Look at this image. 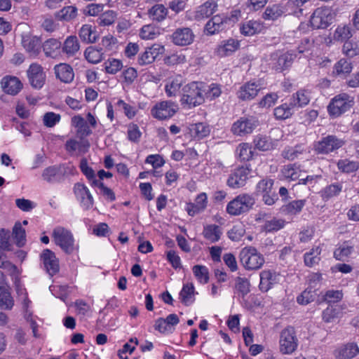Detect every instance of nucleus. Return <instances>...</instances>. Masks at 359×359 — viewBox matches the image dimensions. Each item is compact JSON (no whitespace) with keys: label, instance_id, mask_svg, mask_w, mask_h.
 <instances>
[{"label":"nucleus","instance_id":"nucleus-2","mask_svg":"<svg viewBox=\"0 0 359 359\" xmlns=\"http://www.w3.org/2000/svg\"><path fill=\"white\" fill-rule=\"evenodd\" d=\"M240 260L247 270H258L264 264V256L254 247H245L240 252Z\"/></svg>","mask_w":359,"mask_h":359},{"label":"nucleus","instance_id":"nucleus-19","mask_svg":"<svg viewBox=\"0 0 359 359\" xmlns=\"http://www.w3.org/2000/svg\"><path fill=\"white\" fill-rule=\"evenodd\" d=\"M3 90L7 94L15 95L19 93L22 88L20 81L15 76H5L1 82Z\"/></svg>","mask_w":359,"mask_h":359},{"label":"nucleus","instance_id":"nucleus-13","mask_svg":"<svg viewBox=\"0 0 359 359\" xmlns=\"http://www.w3.org/2000/svg\"><path fill=\"white\" fill-rule=\"evenodd\" d=\"M74 192L78 200L80 201L83 207L88 210L93 205V198L89 189L81 183H76L74 187Z\"/></svg>","mask_w":359,"mask_h":359},{"label":"nucleus","instance_id":"nucleus-40","mask_svg":"<svg viewBox=\"0 0 359 359\" xmlns=\"http://www.w3.org/2000/svg\"><path fill=\"white\" fill-rule=\"evenodd\" d=\"M182 84L181 77H176L168 81L165 86V91L168 97H175L177 95Z\"/></svg>","mask_w":359,"mask_h":359},{"label":"nucleus","instance_id":"nucleus-52","mask_svg":"<svg viewBox=\"0 0 359 359\" xmlns=\"http://www.w3.org/2000/svg\"><path fill=\"white\" fill-rule=\"evenodd\" d=\"M116 16L117 14L115 11L109 10L102 13L97 21L100 25L108 26L114 22Z\"/></svg>","mask_w":359,"mask_h":359},{"label":"nucleus","instance_id":"nucleus-26","mask_svg":"<svg viewBox=\"0 0 359 359\" xmlns=\"http://www.w3.org/2000/svg\"><path fill=\"white\" fill-rule=\"evenodd\" d=\"M353 249L354 245L351 241H344L334 251V257L339 261H345L351 255Z\"/></svg>","mask_w":359,"mask_h":359},{"label":"nucleus","instance_id":"nucleus-33","mask_svg":"<svg viewBox=\"0 0 359 359\" xmlns=\"http://www.w3.org/2000/svg\"><path fill=\"white\" fill-rule=\"evenodd\" d=\"M284 13L283 7L280 4L268 6L263 13L264 20H276Z\"/></svg>","mask_w":359,"mask_h":359},{"label":"nucleus","instance_id":"nucleus-46","mask_svg":"<svg viewBox=\"0 0 359 359\" xmlns=\"http://www.w3.org/2000/svg\"><path fill=\"white\" fill-rule=\"evenodd\" d=\"M301 172H302L298 167L292 164L285 165L282 169L283 176L286 179H290L291 180H296L299 179L302 175Z\"/></svg>","mask_w":359,"mask_h":359},{"label":"nucleus","instance_id":"nucleus-11","mask_svg":"<svg viewBox=\"0 0 359 359\" xmlns=\"http://www.w3.org/2000/svg\"><path fill=\"white\" fill-rule=\"evenodd\" d=\"M272 180H262L257 185V192L262 195L263 201L268 205H272L278 199V195L273 190Z\"/></svg>","mask_w":359,"mask_h":359},{"label":"nucleus","instance_id":"nucleus-29","mask_svg":"<svg viewBox=\"0 0 359 359\" xmlns=\"http://www.w3.org/2000/svg\"><path fill=\"white\" fill-rule=\"evenodd\" d=\"M61 46L62 43L57 39H49L43 43V50L46 56L55 57Z\"/></svg>","mask_w":359,"mask_h":359},{"label":"nucleus","instance_id":"nucleus-41","mask_svg":"<svg viewBox=\"0 0 359 359\" xmlns=\"http://www.w3.org/2000/svg\"><path fill=\"white\" fill-rule=\"evenodd\" d=\"M13 234L16 241L18 247H22L26 243L25 229L22 228V224L19 222H16L13 229Z\"/></svg>","mask_w":359,"mask_h":359},{"label":"nucleus","instance_id":"nucleus-3","mask_svg":"<svg viewBox=\"0 0 359 359\" xmlns=\"http://www.w3.org/2000/svg\"><path fill=\"white\" fill-rule=\"evenodd\" d=\"M354 104L353 97L341 93L332 98L327 106V111L332 118H337L349 110Z\"/></svg>","mask_w":359,"mask_h":359},{"label":"nucleus","instance_id":"nucleus-47","mask_svg":"<svg viewBox=\"0 0 359 359\" xmlns=\"http://www.w3.org/2000/svg\"><path fill=\"white\" fill-rule=\"evenodd\" d=\"M255 148L260 151H269L273 149V144L269 137L258 135L254 140Z\"/></svg>","mask_w":359,"mask_h":359},{"label":"nucleus","instance_id":"nucleus-35","mask_svg":"<svg viewBox=\"0 0 359 359\" xmlns=\"http://www.w3.org/2000/svg\"><path fill=\"white\" fill-rule=\"evenodd\" d=\"M79 37L86 43H94L96 41L97 35L90 25H83L79 33Z\"/></svg>","mask_w":359,"mask_h":359},{"label":"nucleus","instance_id":"nucleus-8","mask_svg":"<svg viewBox=\"0 0 359 359\" xmlns=\"http://www.w3.org/2000/svg\"><path fill=\"white\" fill-rule=\"evenodd\" d=\"M344 141L335 135H327L323 137L314 145L315 151L318 154H327L341 148Z\"/></svg>","mask_w":359,"mask_h":359},{"label":"nucleus","instance_id":"nucleus-60","mask_svg":"<svg viewBox=\"0 0 359 359\" xmlns=\"http://www.w3.org/2000/svg\"><path fill=\"white\" fill-rule=\"evenodd\" d=\"M284 226V221L280 219L273 218L270 220H266L263 229L266 231H274L282 229Z\"/></svg>","mask_w":359,"mask_h":359},{"label":"nucleus","instance_id":"nucleus-43","mask_svg":"<svg viewBox=\"0 0 359 359\" xmlns=\"http://www.w3.org/2000/svg\"><path fill=\"white\" fill-rule=\"evenodd\" d=\"M12 250V245L9 242V232H4V230L0 233V267H3L5 264L4 261L2 259L1 250L11 251Z\"/></svg>","mask_w":359,"mask_h":359},{"label":"nucleus","instance_id":"nucleus-42","mask_svg":"<svg viewBox=\"0 0 359 359\" xmlns=\"http://www.w3.org/2000/svg\"><path fill=\"white\" fill-rule=\"evenodd\" d=\"M236 152L241 161H249L252 158L253 154L252 147L248 143L239 144Z\"/></svg>","mask_w":359,"mask_h":359},{"label":"nucleus","instance_id":"nucleus-21","mask_svg":"<svg viewBox=\"0 0 359 359\" xmlns=\"http://www.w3.org/2000/svg\"><path fill=\"white\" fill-rule=\"evenodd\" d=\"M217 7V5L215 1H207L197 8L195 13L196 20H201L210 17L215 12Z\"/></svg>","mask_w":359,"mask_h":359},{"label":"nucleus","instance_id":"nucleus-27","mask_svg":"<svg viewBox=\"0 0 359 359\" xmlns=\"http://www.w3.org/2000/svg\"><path fill=\"white\" fill-rule=\"evenodd\" d=\"M62 50L68 57L74 56L80 48L78 39L76 36H69L64 41L61 46Z\"/></svg>","mask_w":359,"mask_h":359},{"label":"nucleus","instance_id":"nucleus-50","mask_svg":"<svg viewBox=\"0 0 359 359\" xmlns=\"http://www.w3.org/2000/svg\"><path fill=\"white\" fill-rule=\"evenodd\" d=\"M352 36L351 29L348 25L339 26L334 34V37L337 41H348Z\"/></svg>","mask_w":359,"mask_h":359},{"label":"nucleus","instance_id":"nucleus-16","mask_svg":"<svg viewBox=\"0 0 359 359\" xmlns=\"http://www.w3.org/2000/svg\"><path fill=\"white\" fill-rule=\"evenodd\" d=\"M65 170L62 165H53L46 168L43 173V179L49 183L60 182L64 180Z\"/></svg>","mask_w":359,"mask_h":359},{"label":"nucleus","instance_id":"nucleus-61","mask_svg":"<svg viewBox=\"0 0 359 359\" xmlns=\"http://www.w3.org/2000/svg\"><path fill=\"white\" fill-rule=\"evenodd\" d=\"M302 152L303 149L301 146H296L294 147L285 148L282 152V156L284 158L293 161L297 158L299 154H302Z\"/></svg>","mask_w":359,"mask_h":359},{"label":"nucleus","instance_id":"nucleus-53","mask_svg":"<svg viewBox=\"0 0 359 359\" xmlns=\"http://www.w3.org/2000/svg\"><path fill=\"white\" fill-rule=\"evenodd\" d=\"M305 202V200L293 201L283 207V211L288 214L296 215L302 211Z\"/></svg>","mask_w":359,"mask_h":359},{"label":"nucleus","instance_id":"nucleus-57","mask_svg":"<svg viewBox=\"0 0 359 359\" xmlns=\"http://www.w3.org/2000/svg\"><path fill=\"white\" fill-rule=\"evenodd\" d=\"M317 294L311 288L306 289L302 293L297 297V302L302 305H306L310 302L315 300Z\"/></svg>","mask_w":359,"mask_h":359},{"label":"nucleus","instance_id":"nucleus-63","mask_svg":"<svg viewBox=\"0 0 359 359\" xmlns=\"http://www.w3.org/2000/svg\"><path fill=\"white\" fill-rule=\"evenodd\" d=\"M292 60V55L287 53L280 55L278 58L276 69L283 70L287 68L291 65Z\"/></svg>","mask_w":359,"mask_h":359},{"label":"nucleus","instance_id":"nucleus-31","mask_svg":"<svg viewBox=\"0 0 359 359\" xmlns=\"http://www.w3.org/2000/svg\"><path fill=\"white\" fill-rule=\"evenodd\" d=\"M103 49L102 47L89 46L84 53L86 60L91 63L96 64L102 60Z\"/></svg>","mask_w":359,"mask_h":359},{"label":"nucleus","instance_id":"nucleus-64","mask_svg":"<svg viewBox=\"0 0 359 359\" xmlns=\"http://www.w3.org/2000/svg\"><path fill=\"white\" fill-rule=\"evenodd\" d=\"M245 229L241 224L234 226L228 231L229 238L233 241H238L244 236Z\"/></svg>","mask_w":359,"mask_h":359},{"label":"nucleus","instance_id":"nucleus-7","mask_svg":"<svg viewBox=\"0 0 359 359\" xmlns=\"http://www.w3.org/2000/svg\"><path fill=\"white\" fill-rule=\"evenodd\" d=\"M178 110V105L172 101H161L151 109V115L158 119L165 120L171 118Z\"/></svg>","mask_w":359,"mask_h":359},{"label":"nucleus","instance_id":"nucleus-44","mask_svg":"<svg viewBox=\"0 0 359 359\" xmlns=\"http://www.w3.org/2000/svg\"><path fill=\"white\" fill-rule=\"evenodd\" d=\"M321 253V249L320 247L311 249L309 252H306L304 255V262L308 266H313L318 264L320 260L319 255Z\"/></svg>","mask_w":359,"mask_h":359},{"label":"nucleus","instance_id":"nucleus-18","mask_svg":"<svg viewBox=\"0 0 359 359\" xmlns=\"http://www.w3.org/2000/svg\"><path fill=\"white\" fill-rule=\"evenodd\" d=\"M260 283L259 287L262 292H267L273 285L277 283L278 274L270 270H264L260 273Z\"/></svg>","mask_w":359,"mask_h":359},{"label":"nucleus","instance_id":"nucleus-4","mask_svg":"<svg viewBox=\"0 0 359 359\" xmlns=\"http://www.w3.org/2000/svg\"><path fill=\"white\" fill-rule=\"evenodd\" d=\"M55 243L67 254H72L74 250V239L72 233L62 226H57L52 233Z\"/></svg>","mask_w":359,"mask_h":359},{"label":"nucleus","instance_id":"nucleus-1","mask_svg":"<svg viewBox=\"0 0 359 359\" xmlns=\"http://www.w3.org/2000/svg\"><path fill=\"white\" fill-rule=\"evenodd\" d=\"M205 84L199 82H191L182 88V104H187L190 107H196L203 103Z\"/></svg>","mask_w":359,"mask_h":359},{"label":"nucleus","instance_id":"nucleus-59","mask_svg":"<svg viewBox=\"0 0 359 359\" xmlns=\"http://www.w3.org/2000/svg\"><path fill=\"white\" fill-rule=\"evenodd\" d=\"M235 289L243 297L250 292V283L245 278L237 277L236 279Z\"/></svg>","mask_w":359,"mask_h":359},{"label":"nucleus","instance_id":"nucleus-22","mask_svg":"<svg viewBox=\"0 0 359 359\" xmlns=\"http://www.w3.org/2000/svg\"><path fill=\"white\" fill-rule=\"evenodd\" d=\"M72 124L77 128L76 134L81 140H83L92 133V130L88 126L87 122L79 115L74 116L72 118Z\"/></svg>","mask_w":359,"mask_h":359},{"label":"nucleus","instance_id":"nucleus-28","mask_svg":"<svg viewBox=\"0 0 359 359\" xmlns=\"http://www.w3.org/2000/svg\"><path fill=\"white\" fill-rule=\"evenodd\" d=\"M345 306L343 305H332L329 304V306L323 311V318L326 323H330L334 319L339 318L342 313L343 310L345 309Z\"/></svg>","mask_w":359,"mask_h":359},{"label":"nucleus","instance_id":"nucleus-25","mask_svg":"<svg viewBox=\"0 0 359 359\" xmlns=\"http://www.w3.org/2000/svg\"><path fill=\"white\" fill-rule=\"evenodd\" d=\"M224 28V18L220 15L213 16L205 25V30L208 34L212 35Z\"/></svg>","mask_w":359,"mask_h":359},{"label":"nucleus","instance_id":"nucleus-12","mask_svg":"<svg viewBox=\"0 0 359 359\" xmlns=\"http://www.w3.org/2000/svg\"><path fill=\"white\" fill-rule=\"evenodd\" d=\"M27 76L32 87L41 88L43 86L46 76L39 65L32 64L27 70Z\"/></svg>","mask_w":359,"mask_h":359},{"label":"nucleus","instance_id":"nucleus-37","mask_svg":"<svg viewBox=\"0 0 359 359\" xmlns=\"http://www.w3.org/2000/svg\"><path fill=\"white\" fill-rule=\"evenodd\" d=\"M262 29V25L257 21L250 20L243 23L241 27V32L245 36H252Z\"/></svg>","mask_w":359,"mask_h":359},{"label":"nucleus","instance_id":"nucleus-17","mask_svg":"<svg viewBox=\"0 0 359 359\" xmlns=\"http://www.w3.org/2000/svg\"><path fill=\"white\" fill-rule=\"evenodd\" d=\"M257 126V121L252 118H241L234 123L232 132L238 135L251 133Z\"/></svg>","mask_w":359,"mask_h":359},{"label":"nucleus","instance_id":"nucleus-58","mask_svg":"<svg viewBox=\"0 0 359 359\" xmlns=\"http://www.w3.org/2000/svg\"><path fill=\"white\" fill-rule=\"evenodd\" d=\"M341 186L338 184H332L326 187L321 192L323 199L328 200L338 195L341 191Z\"/></svg>","mask_w":359,"mask_h":359},{"label":"nucleus","instance_id":"nucleus-36","mask_svg":"<svg viewBox=\"0 0 359 359\" xmlns=\"http://www.w3.org/2000/svg\"><path fill=\"white\" fill-rule=\"evenodd\" d=\"M22 44L25 48L33 55H36L39 53L41 42L38 38L26 36L23 38Z\"/></svg>","mask_w":359,"mask_h":359},{"label":"nucleus","instance_id":"nucleus-10","mask_svg":"<svg viewBox=\"0 0 359 359\" xmlns=\"http://www.w3.org/2000/svg\"><path fill=\"white\" fill-rule=\"evenodd\" d=\"M255 172L247 166L237 168L231 174L227 180V184L232 188H239L245 184L249 177H253Z\"/></svg>","mask_w":359,"mask_h":359},{"label":"nucleus","instance_id":"nucleus-32","mask_svg":"<svg viewBox=\"0 0 359 359\" xmlns=\"http://www.w3.org/2000/svg\"><path fill=\"white\" fill-rule=\"evenodd\" d=\"M310 101L308 93L306 90H299L292 95L290 99V106L294 107H302L309 104Z\"/></svg>","mask_w":359,"mask_h":359},{"label":"nucleus","instance_id":"nucleus-39","mask_svg":"<svg viewBox=\"0 0 359 359\" xmlns=\"http://www.w3.org/2000/svg\"><path fill=\"white\" fill-rule=\"evenodd\" d=\"M13 299L9 290L5 287H0V307L10 310L13 306Z\"/></svg>","mask_w":359,"mask_h":359},{"label":"nucleus","instance_id":"nucleus-15","mask_svg":"<svg viewBox=\"0 0 359 359\" xmlns=\"http://www.w3.org/2000/svg\"><path fill=\"white\" fill-rule=\"evenodd\" d=\"M172 39L177 46H187L194 41V34L189 27L178 28L173 32Z\"/></svg>","mask_w":359,"mask_h":359},{"label":"nucleus","instance_id":"nucleus-48","mask_svg":"<svg viewBox=\"0 0 359 359\" xmlns=\"http://www.w3.org/2000/svg\"><path fill=\"white\" fill-rule=\"evenodd\" d=\"M342 52L346 56L353 57L359 55V44L353 41H346L343 46Z\"/></svg>","mask_w":359,"mask_h":359},{"label":"nucleus","instance_id":"nucleus-6","mask_svg":"<svg viewBox=\"0 0 359 359\" xmlns=\"http://www.w3.org/2000/svg\"><path fill=\"white\" fill-rule=\"evenodd\" d=\"M333 14L329 7L316 8L313 13L310 23L314 29H325L332 22Z\"/></svg>","mask_w":359,"mask_h":359},{"label":"nucleus","instance_id":"nucleus-45","mask_svg":"<svg viewBox=\"0 0 359 359\" xmlns=\"http://www.w3.org/2000/svg\"><path fill=\"white\" fill-rule=\"evenodd\" d=\"M203 236L212 242L217 241L222 232L220 231L219 226L215 224L208 225L204 228Z\"/></svg>","mask_w":359,"mask_h":359},{"label":"nucleus","instance_id":"nucleus-62","mask_svg":"<svg viewBox=\"0 0 359 359\" xmlns=\"http://www.w3.org/2000/svg\"><path fill=\"white\" fill-rule=\"evenodd\" d=\"M60 115L54 112H47L43 115V124L48 128H52L60 121Z\"/></svg>","mask_w":359,"mask_h":359},{"label":"nucleus","instance_id":"nucleus-24","mask_svg":"<svg viewBox=\"0 0 359 359\" xmlns=\"http://www.w3.org/2000/svg\"><path fill=\"white\" fill-rule=\"evenodd\" d=\"M358 353L359 348L357 344L350 343L334 351V355L337 359H351Z\"/></svg>","mask_w":359,"mask_h":359},{"label":"nucleus","instance_id":"nucleus-30","mask_svg":"<svg viewBox=\"0 0 359 359\" xmlns=\"http://www.w3.org/2000/svg\"><path fill=\"white\" fill-rule=\"evenodd\" d=\"M149 17L154 21L161 22L168 15V9L163 4H156L148 11Z\"/></svg>","mask_w":359,"mask_h":359},{"label":"nucleus","instance_id":"nucleus-55","mask_svg":"<svg viewBox=\"0 0 359 359\" xmlns=\"http://www.w3.org/2000/svg\"><path fill=\"white\" fill-rule=\"evenodd\" d=\"M191 131L194 134L196 137L199 139L208 136L210 133V128L204 123H198L192 126Z\"/></svg>","mask_w":359,"mask_h":359},{"label":"nucleus","instance_id":"nucleus-34","mask_svg":"<svg viewBox=\"0 0 359 359\" xmlns=\"http://www.w3.org/2000/svg\"><path fill=\"white\" fill-rule=\"evenodd\" d=\"M194 287L192 283H187L183 285L180 292L181 302L185 305H189L194 302Z\"/></svg>","mask_w":359,"mask_h":359},{"label":"nucleus","instance_id":"nucleus-51","mask_svg":"<svg viewBox=\"0 0 359 359\" xmlns=\"http://www.w3.org/2000/svg\"><path fill=\"white\" fill-rule=\"evenodd\" d=\"M338 168L344 172H353L359 168V162L344 159L339 161Z\"/></svg>","mask_w":359,"mask_h":359},{"label":"nucleus","instance_id":"nucleus-5","mask_svg":"<svg viewBox=\"0 0 359 359\" xmlns=\"http://www.w3.org/2000/svg\"><path fill=\"white\" fill-rule=\"evenodd\" d=\"M255 202V198L250 195L240 194L228 203L226 211L230 215H238L250 210Z\"/></svg>","mask_w":359,"mask_h":359},{"label":"nucleus","instance_id":"nucleus-14","mask_svg":"<svg viewBox=\"0 0 359 359\" xmlns=\"http://www.w3.org/2000/svg\"><path fill=\"white\" fill-rule=\"evenodd\" d=\"M41 258L43 261L44 268L47 273L53 276L59 271V262L55 255L49 249L43 251Z\"/></svg>","mask_w":359,"mask_h":359},{"label":"nucleus","instance_id":"nucleus-49","mask_svg":"<svg viewBox=\"0 0 359 359\" xmlns=\"http://www.w3.org/2000/svg\"><path fill=\"white\" fill-rule=\"evenodd\" d=\"M292 109L290 106V102L283 104L274 109V116L277 119H286L292 116Z\"/></svg>","mask_w":359,"mask_h":359},{"label":"nucleus","instance_id":"nucleus-38","mask_svg":"<svg viewBox=\"0 0 359 359\" xmlns=\"http://www.w3.org/2000/svg\"><path fill=\"white\" fill-rule=\"evenodd\" d=\"M77 15V8L73 6L64 7L55 14V17L60 20L70 21Z\"/></svg>","mask_w":359,"mask_h":359},{"label":"nucleus","instance_id":"nucleus-23","mask_svg":"<svg viewBox=\"0 0 359 359\" xmlns=\"http://www.w3.org/2000/svg\"><path fill=\"white\" fill-rule=\"evenodd\" d=\"M259 90V86L255 83H247L237 93L238 97L242 100H252L257 96Z\"/></svg>","mask_w":359,"mask_h":359},{"label":"nucleus","instance_id":"nucleus-56","mask_svg":"<svg viewBox=\"0 0 359 359\" xmlns=\"http://www.w3.org/2000/svg\"><path fill=\"white\" fill-rule=\"evenodd\" d=\"M193 273L200 283H207L208 282L209 273L206 266L195 265L193 267Z\"/></svg>","mask_w":359,"mask_h":359},{"label":"nucleus","instance_id":"nucleus-54","mask_svg":"<svg viewBox=\"0 0 359 359\" xmlns=\"http://www.w3.org/2000/svg\"><path fill=\"white\" fill-rule=\"evenodd\" d=\"M334 69L337 75L347 74L352 71L353 66L347 60L341 59L335 64Z\"/></svg>","mask_w":359,"mask_h":359},{"label":"nucleus","instance_id":"nucleus-9","mask_svg":"<svg viewBox=\"0 0 359 359\" xmlns=\"http://www.w3.org/2000/svg\"><path fill=\"white\" fill-rule=\"evenodd\" d=\"M279 343L280 351L283 354H290L296 350L297 339L293 327H287L281 332Z\"/></svg>","mask_w":359,"mask_h":359},{"label":"nucleus","instance_id":"nucleus-20","mask_svg":"<svg viewBox=\"0 0 359 359\" xmlns=\"http://www.w3.org/2000/svg\"><path fill=\"white\" fill-rule=\"evenodd\" d=\"M54 69L56 77L62 82L70 83L73 81L74 74L70 65L61 63L55 65Z\"/></svg>","mask_w":359,"mask_h":359}]
</instances>
